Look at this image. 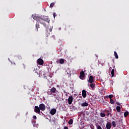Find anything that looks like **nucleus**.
<instances>
[{
    "instance_id": "1",
    "label": "nucleus",
    "mask_w": 129,
    "mask_h": 129,
    "mask_svg": "<svg viewBox=\"0 0 129 129\" xmlns=\"http://www.w3.org/2000/svg\"><path fill=\"white\" fill-rule=\"evenodd\" d=\"M33 19L37 22L35 25L37 32H38V29H40V24L38 22H39L40 24L43 25L45 28H46L47 26L46 25V23L44 22V21L50 24V18H49L48 16H43L40 17L37 15H33Z\"/></svg>"
},
{
    "instance_id": "2",
    "label": "nucleus",
    "mask_w": 129,
    "mask_h": 129,
    "mask_svg": "<svg viewBox=\"0 0 129 129\" xmlns=\"http://www.w3.org/2000/svg\"><path fill=\"white\" fill-rule=\"evenodd\" d=\"M56 88L55 87H53L50 89V91H49L47 92V94L48 95H52V94H53L54 93H56Z\"/></svg>"
},
{
    "instance_id": "3",
    "label": "nucleus",
    "mask_w": 129,
    "mask_h": 129,
    "mask_svg": "<svg viewBox=\"0 0 129 129\" xmlns=\"http://www.w3.org/2000/svg\"><path fill=\"white\" fill-rule=\"evenodd\" d=\"M40 109L39 106H35L34 107V111L36 112V113H38V114H40Z\"/></svg>"
},
{
    "instance_id": "4",
    "label": "nucleus",
    "mask_w": 129,
    "mask_h": 129,
    "mask_svg": "<svg viewBox=\"0 0 129 129\" xmlns=\"http://www.w3.org/2000/svg\"><path fill=\"white\" fill-rule=\"evenodd\" d=\"M39 109H40V110H42V111L45 110L46 108L45 105L44 104H40L39 105Z\"/></svg>"
},
{
    "instance_id": "5",
    "label": "nucleus",
    "mask_w": 129,
    "mask_h": 129,
    "mask_svg": "<svg viewBox=\"0 0 129 129\" xmlns=\"http://www.w3.org/2000/svg\"><path fill=\"white\" fill-rule=\"evenodd\" d=\"M85 77V73L83 71H81L80 73V79H83Z\"/></svg>"
},
{
    "instance_id": "6",
    "label": "nucleus",
    "mask_w": 129,
    "mask_h": 129,
    "mask_svg": "<svg viewBox=\"0 0 129 129\" xmlns=\"http://www.w3.org/2000/svg\"><path fill=\"white\" fill-rule=\"evenodd\" d=\"M68 103L69 104L71 105L72 104V102H73V97L70 96L68 98Z\"/></svg>"
},
{
    "instance_id": "7",
    "label": "nucleus",
    "mask_w": 129,
    "mask_h": 129,
    "mask_svg": "<svg viewBox=\"0 0 129 129\" xmlns=\"http://www.w3.org/2000/svg\"><path fill=\"white\" fill-rule=\"evenodd\" d=\"M37 63L39 65H43L44 64V60L42 58H39L37 60Z\"/></svg>"
},
{
    "instance_id": "8",
    "label": "nucleus",
    "mask_w": 129,
    "mask_h": 129,
    "mask_svg": "<svg viewBox=\"0 0 129 129\" xmlns=\"http://www.w3.org/2000/svg\"><path fill=\"white\" fill-rule=\"evenodd\" d=\"M56 111H57V110H56V109L53 108V109H52L50 111V114H51V115H54V114H55V113H56Z\"/></svg>"
},
{
    "instance_id": "9",
    "label": "nucleus",
    "mask_w": 129,
    "mask_h": 129,
    "mask_svg": "<svg viewBox=\"0 0 129 129\" xmlns=\"http://www.w3.org/2000/svg\"><path fill=\"white\" fill-rule=\"evenodd\" d=\"M94 81V79L93 78V76H90L89 77V79L88 80V82L89 83H92V82H93Z\"/></svg>"
},
{
    "instance_id": "10",
    "label": "nucleus",
    "mask_w": 129,
    "mask_h": 129,
    "mask_svg": "<svg viewBox=\"0 0 129 129\" xmlns=\"http://www.w3.org/2000/svg\"><path fill=\"white\" fill-rule=\"evenodd\" d=\"M106 127L107 129H110L111 128V122H108L107 123L106 125Z\"/></svg>"
},
{
    "instance_id": "11",
    "label": "nucleus",
    "mask_w": 129,
    "mask_h": 129,
    "mask_svg": "<svg viewBox=\"0 0 129 129\" xmlns=\"http://www.w3.org/2000/svg\"><path fill=\"white\" fill-rule=\"evenodd\" d=\"M82 96L84 98H85L87 96L86 91L85 90H83L82 91Z\"/></svg>"
},
{
    "instance_id": "12",
    "label": "nucleus",
    "mask_w": 129,
    "mask_h": 129,
    "mask_svg": "<svg viewBox=\"0 0 129 129\" xmlns=\"http://www.w3.org/2000/svg\"><path fill=\"white\" fill-rule=\"evenodd\" d=\"M33 125L34 127H36V128L39 127V124H36V121H35V120H33Z\"/></svg>"
},
{
    "instance_id": "13",
    "label": "nucleus",
    "mask_w": 129,
    "mask_h": 129,
    "mask_svg": "<svg viewBox=\"0 0 129 129\" xmlns=\"http://www.w3.org/2000/svg\"><path fill=\"white\" fill-rule=\"evenodd\" d=\"M81 106L85 107V106H88V103L85 102L81 104Z\"/></svg>"
},
{
    "instance_id": "14",
    "label": "nucleus",
    "mask_w": 129,
    "mask_h": 129,
    "mask_svg": "<svg viewBox=\"0 0 129 129\" xmlns=\"http://www.w3.org/2000/svg\"><path fill=\"white\" fill-rule=\"evenodd\" d=\"M90 87H91L92 89L93 90L94 88H95V84L92 83L90 84Z\"/></svg>"
},
{
    "instance_id": "15",
    "label": "nucleus",
    "mask_w": 129,
    "mask_h": 129,
    "mask_svg": "<svg viewBox=\"0 0 129 129\" xmlns=\"http://www.w3.org/2000/svg\"><path fill=\"white\" fill-rule=\"evenodd\" d=\"M116 109L118 112H120L121 108L120 106H117L116 108Z\"/></svg>"
},
{
    "instance_id": "16",
    "label": "nucleus",
    "mask_w": 129,
    "mask_h": 129,
    "mask_svg": "<svg viewBox=\"0 0 129 129\" xmlns=\"http://www.w3.org/2000/svg\"><path fill=\"white\" fill-rule=\"evenodd\" d=\"M100 115L101 117H104L105 116V113H104L103 112H101L100 113Z\"/></svg>"
},
{
    "instance_id": "17",
    "label": "nucleus",
    "mask_w": 129,
    "mask_h": 129,
    "mask_svg": "<svg viewBox=\"0 0 129 129\" xmlns=\"http://www.w3.org/2000/svg\"><path fill=\"white\" fill-rule=\"evenodd\" d=\"M65 62V60L63 58H61L59 60V63L60 64H64V62Z\"/></svg>"
},
{
    "instance_id": "18",
    "label": "nucleus",
    "mask_w": 129,
    "mask_h": 129,
    "mask_svg": "<svg viewBox=\"0 0 129 129\" xmlns=\"http://www.w3.org/2000/svg\"><path fill=\"white\" fill-rule=\"evenodd\" d=\"M129 112L127 111H126L125 112H124V117H126L127 115H128Z\"/></svg>"
},
{
    "instance_id": "19",
    "label": "nucleus",
    "mask_w": 129,
    "mask_h": 129,
    "mask_svg": "<svg viewBox=\"0 0 129 129\" xmlns=\"http://www.w3.org/2000/svg\"><path fill=\"white\" fill-rule=\"evenodd\" d=\"M114 54L116 59H118V55H117V53H116V51H114Z\"/></svg>"
},
{
    "instance_id": "20",
    "label": "nucleus",
    "mask_w": 129,
    "mask_h": 129,
    "mask_svg": "<svg viewBox=\"0 0 129 129\" xmlns=\"http://www.w3.org/2000/svg\"><path fill=\"white\" fill-rule=\"evenodd\" d=\"M112 125L113 127H115L116 126V124L115 123V121H113L112 122Z\"/></svg>"
},
{
    "instance_id": "21",
    "label": "nucleus",
    "mask_w": 129,
    "mask_h": 129,
    "mask_svg": "<svg viewBox=\"0 0 129 129\" xmlns=\"http://www.w3.org/2000/svg\"><path fill=\"white\" fill-rule=\"evenodd\" d=\"M111 74L112 77H113V76H114V69L112 70L111 72Z\"/></svg>"
},
{
    "instance_id": "22",
    "label": "nucleus",
    "mask_w": 129,
    "mask_h": 129,
    "mask_svg": "<svg viewBox=\"0 0 129 129\" xmlns=\"http://www.w3.org/2000/svg\"><path fill=\"white\" fill-rule=\"evenodd\" d=\"M69 124H72L73 123V120L72 119H70V120L68 122Z\"/></svg>"
},
{
    "instance_id": "23",
    "label": "nucleus",
    "mask_w": 129,
    "mask_h": 129,
    "mask_svg": "<svg viewBox=\"0 0 129 129\" xmlns=\"http://www.w3.org/2000/svg\"><path fill=\"white\" fill-rule=\"evenodd\" d=\"M55 6V3H52L50 5V8H53Z\"/></svg>"
},
{
    "instance_id": "24",
    "label": "nucleus",
    "mask_w": 129,
    "mask_h": 129,
    "mask_svg": "<svg viewBox=\"0 0 129 129\" xmlns=\"http://www.w3.org/2000/svg\"><path fill=\"white\" fill-rule=\"evenodd\" d=\"M110 102L111 104H113V103H114V101L112 99H111L110 100Z\"/></svg>"
},
{
    "instance_id": "25",
    "label": "nucleus",
    "mask_w": 129,
    "mask_h": 129,
    "mask_svg": "<svg viewBox=\"0 0 129 129\" xmlns=\"http://www.w3.org/2000/svg\"><path fill=\"white\" fill-rule=\"evenodd\" d=\"M108 97L110 98V99H111V98H112V97H113V95H109L108 96Z\"/></svg>"
},
{
    "instance_id": "26",
    "label": "nucleus",
    "mask_w": 129,
    "mask_h": 129,
    "mask_svg": "<svg viewBox=\"0 0 129 129\" xmlns=\"http://www.w3.org/2000/svg\"><path fill=\"white\" fill-rule=\"evenodd\" d=\"M97 129H102V128H101V126H100V125H99L97 126Z\"/></svg>"
},
{
    "instance_id": "27",
    "label": "nucleus",
    "mask_w": 129,
    "mask_h": 129,
    "mask_svg": "<svg viewBox=\"0 0 129 129\" xmlns=\"http://www.w3.org/2000/svg\"><path fill=\"white\" fill-rule=\"evenodd\" d=\"M33 118L34 119H37V116H36V115H34V116H33Z\"/></svg>"
},
{
    "instance_id": "28",
    "label": "nucleus",
    "mask_w": 129,
    "mask_h": 129,
    "mask_svg": "<svg viewBox=\"0 0 129 129\" xmlns=\"http://www.w3.org/2000/svg\"><path fill=\"white\" fill-rule=\"evenodd\" d=\"M53 16L54 18H55V17H56V13H53Z\"/></svg>"
},
{
    "instance_id": "29",
    "label": "nucleus",
    "mask_w": 129,
    "mask_h": 129,
    "mask_svg": "<svg viewBox=\"0 0 129 129\" xmlns=\"http://www.w3.org/2000/svg\"><path fill=\"white\" fill-rule=\"evenodd\" d=\"M116 104L117 105H120V103H119V102H116Z\"/></svg>"
},
{
    "instance_id": "30",
    "label": "nucleus",
    "mask_w": 129,
    "mask_h": 129,
    "mask_svg": "<svg viewBox=\"0 0 129 129\" xmlns=\"http://www.w3.org/2000/svg\"><path fill=\"white\" fill-rule=\"evenodd\" d=\"M110 113H108L107 114H106V115H107V116H108L109 115H110Z\"/></svg>"
},
{
    "instance_id": "31",
    "label": "nucleus",
    "mask_w": 129,
    "mask_h": 129,
    "mask_svg": "<svg viewBox=\"0 0 129 129\" xmlns=\"http://www.w3.org/2000/svg\"><path fill=\"white\" fill-rule=\"evenodd\" d=\"M49 30L50 32H52V29H51V28L49 29Z\"/></svg>"
},
{
    "instance_id": "32",
    "label": "nucleus",
    "mask_w": 129,
    "mask_h": 129,
    "mask_svg": "<svg viewBox=\"0 0 129 129\" xmlns=\"http://www.w3.org/2000/svg\"><path fill=\"white\" fill-rule=\"evenodd\" d=\"M106 112L109 113V110H106Z\"/></svg>"
},
{
    "instance_id": "33",
    "label": "nucleus",
    "mask_w": 129,
    "mask_h": 129,
    "mask_svg": "<svg viewBox=\"0 0 129 129\" xmlns=\"http://www.w3.org/2000/svg\"><path fill=\"white\" fill-rule=\"evenodd\" d=\"M96 57H98L97 55L96 54Z\"/></svg>"
}]
</instances>
